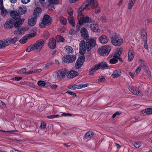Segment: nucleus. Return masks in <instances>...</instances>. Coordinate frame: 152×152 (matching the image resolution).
I'll return each mask as SVG.
<instances>
[{"label": "nucleus", "instance_id": "f257e3e1", "mask_svg": "<svg viewBox=\"0 0 152 152\" xmlns=\"http://www.w3.org/2000/svg\"><path fill=\"white\" fill-rule=\"evenodd\" d=\"M45 43L44 40L41 39L36 42L33 45L28 47L26 50V52H29L32 50L39 52L41 50Z\"/></svg>", "mask_w": 152, "mask_h": 152}, {"label": "nucleus", "instance_id": "f03ea898", "mask_svg": "<svg viewBox=\"0 0 152 152\" xmlns=\"http://www.w3.org/2000/svg\"><path fill=\"white\" fill-rule=\"evenodd\" d=\"M98 5L97 2L96 0H87L84 4L79 8L78 12H81L85 9L88 8L90 6L92 9H94Z\"/></svg>", "mask_w": 152, "mask_h": 152}, {"label": "nucleus", "instance_id": "7ed1b4c3", "mask_svg": "<svg viewBox=\"0 0 152 152\" xmlns=\"http://www.w3.org/2000/svg\"><path fill=\"white\" fill-rule=\"evenodd\" d=\"M51 23V19L50 17L48 15H45L40 22L39 26L41 28H43L49 25Z\"/></svg>", "mask_w": 152, "mask_h": 152}, {"label": "nucleus", "instance_id": "20e7f679", "mask_svg": "<svg viewBox=\"0 0 152 152\" xmlns=\"http://www.w3.org/2000/svg\"><path fill=\"white\" fill-rule=\"evenodd\" d=\"M112 44L116 46L121 45L123 43V40L118 34H116L111 38Z\"/></svg>", "mask_w": 152, "mask_h": 152}, {"label": "nucleus", "instance_id": "39448f33", "mask_svg": "<svg viewBox=\"0 0 152 152\" xmlns=\"http://www.w3.org/2000/svg\"><path fill=\"white\" fill-rule=\"evenodd\" d=\"M111 49L110 46L107 45L102 46L99 48L98 50V52L100 55L102 56H107Z\"/></svg>", "mask_w": 152, "mask_h": 152}, {"label": "nucleus", "instance_id": "423d86ee", "mask_svg": "<svg viewBox=\"0 0 152 152\" xmlns=\"http://www.w3.org/2000/svg\"><path fill=\"white\" fill-rule=\"evenodd\" d=\"M79 22L77 24V26L79 27L83 23H90L91 21L90 18L87 16H84L82 15H79L78 16Z\"/></svg>", "mask_w": 152, "mask_h": 152}, {"label": "nucleus", "instance_id": "0eeeda50", "mask_svg": "<svg viewBox=\"0 0 152 152\" xmlns=\"http://www.w3.org/2000/svg\"><path fill=\"white\" fill-rule=\"evenodd\" d=\"M67 72L66 69H63L56 72L53 75L54 78L59 80L64 78Z\"/></svg>", "mask_w": 152, "mask_h": 152}, {"label": "nucleus", "instance_id": "6e6552de", "mask_svg": "<svg viewBox=\"0 0 152 152\" xmlns=\"http://www.w3.org/2000/svg\"><path fill=\"white\" fill-rule=\"evenodd\" d=\"M96 45V42L93 39H89L86 41V49L87 51H90Z\"/></svg>", "mask_w": 152, "mask_h": 152}, {"label": "nucleus", "instance_id": "1a4fd4ad", "mask_svg": "<svg viewBox=\"0 0 152 152\" xmlns=\"http://www.w3.org/2000/svg\"><path fill=\"white\" fill-rule=\"evenodd\" d=\"M129 89L134 94L138 95L140 96H142L143 94L142 92L139 91L138 88L135 86L130 85L129 87Z\"/></svg>", "mask_w": 152, "mask_h": 152}, {"label": "nucleus", "instance_id": "9d476101", "mask_svg": "<svg viewBox=\"0 0 152 152\" xmlns=\"http://www.w3.org/2000/svg\"><path fill=\"white\" fill-rule=\"evenodd\" d=\"M86 44L85 41L84 40L81 41L80 42L79 47V52L81 54H84L86 49Z\"/></svg>", "mask_w": 152, "mask_h": 152}, {"label": "nucleus", "instance_id": "9b49d317", "mask_svg": "<svg viewBox=\"0 0 152 152\" xmlns=\"http://www.w3.org/2000/svg\"><path fill=\"white\" fill-rule=\"evenodd\" d=\"M14 21L12 19H9L5 23L4 27L7 29H11L13 27Z\"/></svg>", "mask_w": 152, "mask_h": 152}, {"label": "nucleus", "instance_id": "f8f14e48", "mask_svg": "<svg viewBox=\"0 0 152 152\" xmlns=\"http://www.w3.org/2000/svg\"><path fill=\"white\" fill-rule=\"evenodd\" d=\"M10 15L13 19L15 20H18L21 18V16L20 15V14L16 11H11L10 12Z\"/></svg>", "mask_w": 152, "mask_h": 152}, {"label": "nucleus", "instance_id": "ddd939ff", "mask_svg": "<svg viewBox=\"0 0 152 152\" xmlns=\"http://www.w3.org/2000/svg\"><path fill=\"white\" fill-rule=\"evenodd\" d=\"M0 9L1 12V15L3 16H5L7 13V11L4 8L3 0H0Z\"/></svg>", "mask_w": 152, "mask_h": 152}, {"label": "nucleus", "instance_id": "4468645a", "mask_svg": "<svg viewBox=\"0 0 152 152\" xmlns=\"http://www.w3.org/2000/svg\"><path fill=\"white\" fill-rule=\"evenodd\" d=\"M28 29V28L22 27L19 29L16 30L15 31L14 33L15 34H23L25 32L27 31Z\"/></svg>", "mask_w": 152, "mask_h": 152}, {"label": "nucleus", "instance_id": "2eb2a0df", "mask_svg": "<svg viewBox=\"0 0 152 152\" xmlns=\"http://www.w3.org/2000/svg\"><path fill=\"white\" fill-rule=\"evenodd\" d=\"M81 34L82 37L86 39L89 38L88 32L85 28H82L80 30Z\"/></svg>", "mask_w": 152, "mask_h": 152}, {"label": "nucleus", "instance_id": "dca6fc26", "mask_svg": "<svg viewBox=\"0 0 152 152\" xmlns=\"http://www.w3.org/2000/svg\"><path fill=\"white\" fill-rule=\"evenodd\" d=\"M78 75L77 72L74 70L68 72L66 74L67 77L69 78H72Z\"/></svg>", "mask_w": 152, "mask_h": 152}, {"label": "nucleus", "instance_id": "f3484780", "mask_svg": "<svg viewBox=\"0 0 152 152\" xmlns=\"http://www.w3.org/2000/svg\"><path fill=\"white\" fill-rule=\"evenodd\" d=\"M48 45L51 49H54L56 46V42L55 39L54 38L50 39Z\"/></svg>", "mask_w": 152, "mask_h": 152}, {"label": "nucleus", "instance_id": "a211bd4d", "mask_svg": "<svg viewBox=\"0 0 152 152\" xmlns=\"http://www.w3.org/2000/svg\"><path fill=\"white\" fill-rule=\"evenodd\" d=\"M99 39L100 42L103 44L107 43L109 40L108 37L105 35L101 36L99 37Z\"/></svg>", "mask_w": 152, "mask_h": 152}, {"label": "nucleus", "instance_id": "6ab92c4d", "mask_svg": "<svg viewBox=\"0 0 152 152\" xmlns=\"http://www.w3.org/2000/svg\"><path fill=\"white\" fill-rule=\"evenodd\" d=\"M134 55V53L132 48L129 50L128 52V58L129 61H131L133 59Z\"/></svg>", "mask_w": 152, "mask_h": 152}, {"label": "nucleus", "instance_id": "aec40b11", "mask_svg": "<svg viewBox=\"0 0 152 152\" xmlns=\"http://www.w3.org/2000/svg\"><path fill=\"white\" fill-rule=\"evenodd\" d=\"M80 59H81L82 60H85V57L83 56H81L80 58ZM83 62L82 61H81L80 60L78 59L76 62L75 64L76 68L77 69H79L83 65Z\"/></svg>", "mask_w": 152, "mask_h": 152}, {"label": "nucleus", "instance_id": "412c9836", "mask_svg": "<svg viewBox=\"0 0 152 152\" xmlns=\"http://www.w3.org/2000/svg\"><path fill=\"white\" fill-rule=\"evenodd\" d=\"M152 114V108H148L143 110L141 112V114L145 116Z\"/></svg>", "mask_w": 152, "mask_h": 152}, {"label": "nucleus", "instance_id": "4be33fe9", "mask_svg": "<svg viewBox=\"0 0 152 152\" xmlns=\"http://www.w3.org/2000/svg\"><path fill=\"white\" fill-rule=\"evenodd\" d=\"M16 21L14 23V26L15 28H18L20 27V26L24 22L25 19L24 18L19 19Z\"/></svg>", "mask_w": 152, "mask_h": 152}, {"label": "nucleus", "instance_id": "5701e85b", "mask_svg": "<svg viewBox=\"0 0 152 152\" xmlns=\"http://www.w3.org/2000/svg\"><path fill=\"white\" fill-rule=\"evenodd\" d=\"M37 18L34 17V16H33L31 19H29L28 21V25L30 26H34L36 23Z\"/></svg>", "mask_w": 152, "mask_h": 152}, {"label": "nucleus", "instance_id": "b1692460", "mask_svg": "<svg viewBox=\"0 0 152 152\" xmlns=\"http://www.w3.org/2000/svg\"><path fill=\"white\" fill-rule=\"evenodd\" d=\"M96 66H97L98 69H103L104 68H107L108 67V66L107 63L104 61L101 62L100 63L98 64Z\"/></svg>", "mask_w": 152, "mask_h": 152}, {"label": "nucleus", "instance_id": "393cba45", "mask_svg": "<svg viewBox=\"0 0 152 152\" xmlns=\"http://www.w3.org/2000/svg\"><path fill=\"white\" fill-rule=\"evenodd\" d=\"M141 37L143 41L146 42L147 41V33L145 30L144 29L141 31Z\"/></svg>", "mask_w": 152, "mask_h": 152}, {"label": "nucleus", "instance_id": "a878e982", "mask_svg": "<svg viewBox=\"0 0 152 152\" xmlns=\"http://www.w3.org/2000/svg\"><path fill=\"white\" fill-rule=\"evenodd\" d=\"M1 45L3 47V49L4 48L8 46L10 44V42L8 39V38L6 39L1 40Z\"/></svg>", "mask_w": 152, "mask_h": 152}, {"label": "nucleus", "instance_id": "bb28decb", "mask_svg": "<svg viewBox=\"0 0 152 152\" xmlns=\"http://www.w3.org/2000/svg\"><path fill=\"white\" fill-rule=\"evenodd\" d=\"M90 26L91 29L94 32H97L100 30L98 25L96 23L91 24Z\"/></svg>", "mask_w": 152, "mask_h": 152}, {"label": "nucleus", "instance_id": "cd10ccee", "mask_svg": "<svg viewBox=\"0 0 152 152\" xmlns=\"http://www.w3.org/2000/svg\"><path fill=\"white\" fill-rule=\"evenodd\" d=\"M18 13L20 15H23L27 12V8L24 6H22L19 8Z\"/></svg>", "mask_w": 152, "mask_h": 152}, {"label": "nucleus", "instance_id": "c85d7f7f", "mask_svg": "<svg viewBox=\"0 0 152 152\" xmlns=\"http://www.w3.org/2000/svg\"><path fill=\"white\" fill-rule=\"evenodd\" d=\"M121 74L120 70L116 69L113 71V74H112L113 77L115 78H116L119 77Z\"/></svg>", "mask_w": 152, "mask_h": 152}, {"label": "nucleus", "instance_id": "c756f323", "mask_svg": "<svg viewBox=\"0 0 152 152\" xmlns=\"http://www.w3.org/2000/svg\"><path fill=\"white\" fill-rule=\"evenodd\" d=\"M41 11V9L40 7H37L35 9L33 13V16L35 18L37 17V14L40 13Z\"/></svg>", "mask_w": 152, "mask_h": 152}, {"label": "nucleus", "instance_id": "7c9ffc66", "mask_svg": "<svg viewBox=\"0 0 152 152\" xmlns=\"http://www.w3.org/2000/svg\"><path fill=\"white\" fill-rule=\"evenodd\" d=\"M94 132L92 131H89L86 133L84 136V138L86 139L90 138L93 137Z\"/></svg>", "mask_w": 152, "mask_h": 152}, {"label": "nucleus", "instance_id": "2f4dec72", "mask_svg": "<svg viewBox=\"0 0 152 152\" xmlns=\"http://www.w3.org/2000/svg\"><path fill=\"white\" fill-rule=\"evenodd\" d=\"M83 85H74L73 86H70L69 88L72 90H76L77 89H80L83 87Z\"/></svg>", "mask_w": 152, "mask_h": 152}, {"label": "nucleus", "instance_id": "473e14b6", "mask_svg": "<svg viewBox=\"0 0 152 152\" xmlns=\"http://www.w3.org/2000/svg\"><path fill=\"white\" fill-rule=\"evenodd\" d=\"M10 42V44L12 43V44H15L18 40L19 38L18 37H15L13 38H8Z\"/></svg>", "mask_w": 152, "mask_h": 152}, {"label": "nucleus", "instance_id": "72a5a7b5", "mask_svg": "<svg viewBox=\"0 0 152 152\" xmlns=\"http://www.w3.org/2000/svg\"><path fill=\"white\" fill-rule=\"evenodd\" d=\"M136 0H129L128 6V8L129 9H131L135 3Z\"/></svg>", "mask_w": 152, "mask_h": 152}, {"label": "nucleus", "instance_id": "f704fd0d", "mask_svg": "<svg viewBox=\"0 0 152 152\" xmlns=\"http://www.w3.org/2000/svg\"><path fill=\"white\" fill-rule=\"evenodd\" d=\"M56 40L57 42H63L64 41V38L60 35H58L56 37Z\"/></svg>", "mask_w": 152, "mask_h": 152}, {"label": "nucleus", "instance_id": "c9c22d12", "mask_svg": "<svg viewBox=\"0 0 152 152\" xmlns=\"http://www.w3.org/2000/svg\"><path fill=\"white\" fill-rule=\"evenodd\" d=\"M65 49L66 52L67 53H72L73 51L72 48L70 46H66L65 47Z\"/></svg>", "mask_w": 152, "mask_h": 152}, {"label": "nucleus", "instance_id": "e433bc0d", "mask_svg": "<svg viewBox=\"0 0 152 152\" xmlns=\"http://www.w3.org/2000/svg\"><path fill=\"white\" fill-rule=\"evenodd\" d=\"M28 39V38L26 36L23 37L19 40L21 44H24L26 42Z\"/></svg>", "mask_w": 152, "mask_h": 152}, {"label": "nucleus", "instance_id": "4c0bfd02", "mask_svg": "<svg viewBox=\"0 0 152 152\" xmlns=\"http://www.w3.org/2000/svg\"><path fill=\"white\" fill-rule=\"evenodd\" d=\"M69 57H71V56L69 55H66V56H64L63 58V61H64V62L65 63H69V61H68V60H69Z\"/></svg>", "mask_w": 152, "mask_h": 152}, {"label": "nucleus", "instance_id": "58836bf2", "mask_svg": "<svg viewBox=\"0 0 152 152\" xmlns=\"http://www.w3.org/2000/svg\"><path fill=\"white\" fill-rule=\"evenodd\" d=\"M69 55L71 56V57H69V60H68L69 63H72L76 60V57L75 55Z\"/></svg>", "mask_w": 152, "mask_h": 152}, {"label": "nucleus", "instance_id": "ea45409f", "mask_svg": "<svg viewBox=\"0 0 152 152\" xmlns=\"http://www.w3.org/2000/svg\"><path fill=\"white\" fill-rule=\"evenodd\" d=\"M98 68L97 67V66L95 65L94 68L92 69L89 72V74L90 75H92L94 74V72L97 70Z\"/></svg>", "mask_w": 152, "mask_h": 152}, {"label": "nucleus", "instance_id": "a19ab883", "mask_svg": "<svg viewBox=\"0 0 152 152\" xmlns=\"http://www.w3.org/2000/svg\"><path fill=\"white\" fill-rule=\"evenodd\" d=\"M60 21L63 25H65L66 24L67 20L65 18L62 17H60Z\"/></svg>", "mask_w": 152, "mask_h": 152}, {"label": "nucleus", "instance_id": "79ce46f5", "mask_svg": "<svg viewBox=\"0 0 152 152\" xmlns=\"http://www.w3.org/2000/svg\"><path fill=\"white\" fill-rule=\"evenodd\" d=\"M49 2L53 4H57L59 3V0H48Z\"/></svg>", "mask_w": 152, "mask_h": 152}, {"label": "nucleus", "instance_id": "37998d69", "mask_svg": "<svg viewBox=\"0 0 152 152\" xmlns=\"http://www.w3.org/2000/svg\"><path fill=\"white\" fill-rule=\"evenodd\" d=\"M37 84L39 86L42 87L45 86L46 83L44 81L40 80L38 82Z\"/></svg>", "mask_w": 152, "mask_h": 152}, {"label": "nucleus", "instance_id": "c03bdc74", "mask_svg": "<svg viewBox=\"0 0 152 152\" xmlns=\"http://www.w3.org/2000/svg\"><path fill=\"white\" fill-rule=\"evenodd\" d=\"M118 61V59L117 58H114L110 60L109 63L111 64H115Z\"/></svg>", "mask_w": 152, "mask_h": 152}, {"label": "nucleus", "instance_id": "a18cd8bd", "mask_svg": "<svg viewBox=\"0 0 152 152\" xmlns=\"http://www.w3.org/2000/svg\"><path fill=\"white\" fill-rule=\"evenodd\" d=\"M59 117L58 115H48L47 116V118L48 119H53L56 118H57Z\"/></svg>", "mask_w": 152, "mask_h": 152}, {"label": "nucleus", "instance_id": "49530a36", "mask_svg": "<svg viewBox=\"0 0 152 152\" xmlns=\"http://www.w3.org/2000/svg\"><path fill=\"white\" fill-rule=\"evenodd\" d=\"M26 69L25 68H22L20 69L18 72V73L20 74H23L25 73L26 74Z\"/></svg>", "mask_w": 152, "mask_h": 152}, {"label": "nucleus", "instance_id": "de8ad7c7", "mask_svg": "<svg viewBox=\"0 0 152 152\" xmlns=\"http://www.w3.org/2000/svg\"><path fill=\"white\" fill-rule=\"evenodd\" d=\"M68 20L70 24L72 26H75V24L73 19V18L72 17L69 18Z\"/></svg>", "mask_w": 152, "mask_h": 152}, {"label": "nucleus", "instance_id": "09e8293b", "mask_svg": "<svg viewBox=\"0 0 152 152\" xmlns=\"http://www.w3.org/2000/svg\"><path fill=\"white\" fill-rule=\"evenodd\" d=\"M142 66L141 65H140L136 69L135 72L136 74L137 75L140 72L141 70Z\"/></svg>", "mask_w": 152, "mask_h": 152}, {"label": "nucleus", "instance_id": "8fccbe9b", "mask_svg": "<svg viewBox=\"0 0 152 152\" xmlns=\"http://www.w3.org/2000/svg\"><path fill=\"white\" fill-rule=\"evenodd\" d=\"M134 145L136 148H139L141 146L140 142H134Z\"/></svg>", "mask_w": 152, "mask_h": 152}, {"label": "nucleus", "instance_id": "3c124183", "mask_svg": "<svg viewBox=\"0 0 152 152\" xmlns=\"http://www.w3.org/2000/svg\"><path fill=\"white\" fill-rule=\"evenodd\" d=\"M142 69L144 71H145L147 70H148L149 69V68L148 66L147 65H146L145 64H143L142 65Z\"/></svg>", "mask_w": 152, "mask_h": 152}, {"label": "nucleus", "instance_id": "603ef678", "mask_svg": "<svg viewBox=\"0 0 152 152\" xmlns=\"http://www.w3.org/2000/svg\"><path fill=\"white\" fill-rule=\"evenodd\" d=\"M36 34V33H34L28 34L26 35V36L28 38V39L29 38L34 37Z\"/></svg>", "mask_w": 152, "mask_h": 152}, {"label": "nucleus", "instance_id": "864d4df0", "mask_svg": "<svg viewBox=\"0 0 152 152\" xmlns=\"http://www.w3.org/2000/svg\"><path fill=\"white\" fill-rule=\"evenodd\" d=\"M22 79V77H16L12 78L11 80H13L19 81Z\"/></svg>", "mask_w": 152, "mask_h": 152}, {"label": "nucleus", "instance_id": "5fc2aeb1", "mask_svg": "<svg viewBox=\"0 0 152 152\" xmlns=\"http://www.w3.org/2000/svg\"><path fill=\"white\" fill-rule=\"evenodd\" d=\"M144 72H145L148 76L149 77H151V73L149 69H148V70H146Z\"/></svg>", "mask_w": 152, "mask_h": 152}, {"label": "nucleus", "instance_id": "6e6d98bb", "mask_svg": "<svg viewBox=\"0 0 152 152\" xmlns=\"http://www.w3.org/2000/svg\"><path fill=\"white\" fill-rule=\"evenodd\" d=\"M34 70V73H39L41 72L42 71L41 69H35Z\"/></svg>", "mask_w": 152, "mask_h": 152}, {"label": "nucleus", "instance_id": "4d7b16f0", "mask_svg": "<svg viewBox=\"0 0 152 152\" xmlns=\"http://www.w3.org/2000/svg\"><path fill=\"white\" fill-rule=\"evenodd\" d=\"M70 34L72 35L77 34L76 31H75L74 29H71L69 31Z\"/></svg>", "mask_w": 152, "mask_h": 152}, {"label": "nucleus", "instance_id": "13d9d810", "mask_svg": "<svg viewBox=\"0 0 152 152\" xmlns=\"http://www.w3.org/2000/svg\"><path fill=\"white\" fill-rule=\"evenodd\" d=\"M0 106L5 108L6 107V105L4 102L0 100Z\"/></svg>", "mask_w": 152, "mask_h": 152}, {"label": "nucleus", "instance_id": "bf43d9fd", "mask_svg": "<svg viewBox=\"0 0 152 152\" xmlns=\"http://www.w3.org/2000/svg\"><path fill=\"white\" fill-rule=\"evenodd\" d=\"M116 52L121 55L122 52V49L121 48H118L117 49Z\"/></svg>", "mask_w": 152, "mask_h": 152}, {"label": "nucleus", "instance_id": "052dcab7", "mask_svg": "<svg viewBox=\"0 0 152 152\" xmlns=\"http://www.w3.org/2000/svg\"><path fill=\"white\" fill-rule=\"evenodd\" d=\"M66 93H67L70 95H73L74 97H76L77 96L76 94L75 93H74L73 92H72L67 91L66 92Z\"/></svg>", "mask_w": 152, "mask_h": 152}, {"label": "nucleus", "instance_id": "680f3d73", "mask_svg": "<svg viewBox=\"0 0 152 152\" xmlns=\"http://www.w3.org/2000/svg\"><path fill=\"white\" fill-rule=\"evenodd\" d=\"M105 80L104 77V76L100 77L98 79L99 81L100 82L104 81Z\"/></svg>", "mask_w": 152, "mask_h": 152}, {"label": "nucleus", "instance_id": "e2e57ef3", "mask_svg": "<svg viewBox=\"0 0 152 152\" xmlns=\"http://www.w3.org/2000/svg\"><path fill=\"white\" fill-rule=\"evenodd\" d=\"M120 55L115 52V53L114 54L113 57L116 58H117L118 59L119 58L120 56Z\"/></svg>", "mask_w": 152, "mask_h": 152}, {"label": "nucleus", "instance_id": "0e129e2a", "mask_svg": "<svg viewBox=\"0 0 152 152\" xmlns=\"http://www.w3.org/2000/svg\"><path fill=\"white\" fill-rule=\"evenodd\" d=\"M121 113L119 112H116L112 116V118H114L116 116L120 115Z\"/></svg>", "mask_w": 152, "mask_h": 152}, {"label": "nucleus", "instance_id": "69168bd1", "mask_svg": "<svg viewBox=\"0 0 152 152\" xmlns=\"http://www.w3.org/2000/svg\"><path fill=\"white\" fill-rule=\"evenodd\" d=\"M33 73H34V70H31L27 72H26V75H29Z\"/></svg>", "mask_w": 152, "mask_h": 152}, {"label": "nucleus", "instance_id": "338daca9", "mask_svg": "<svg viewBox=\"0 0 152 152\" xmlns=\"http://www.w3.org/2000/svg\"><path fill=\"white\" fill-rule=\"evenodd\" d=\"M21 2L23 4H26L29 2L30 0H21Z\"/></svg>", "mask_w": 152, "mask_h": 152}, {"label": "nucleus", "instance_id": "774afa93", "mask_svg": "<svg viewBox=\"0 0 152 152\" xmlns=\"http://www.w3.org/2000/svg\"><path fill=\"white\" fill-rule=\"evenodd\" d=\"M145 21L147 23L152 24V18L146 19L145 20Z\"/></svg>", "mask_w": 152, "mask_h": 152}]
</instances>
